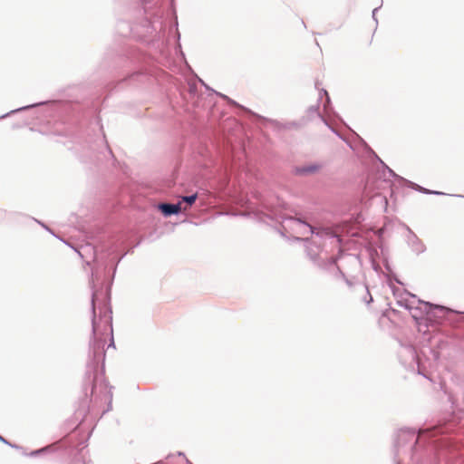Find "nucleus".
I'll return each mask as SVG.
<instances>
[{
    "label": "nucleus",
    "mask_w": 464,
    "mask_h": 464,
    "mask_svg": "<svg viewBox=\"0 0 464 464\" xmlns=\"http://www.w3.org/2000/svg\"><path fill=\"white\" fill-rule=\"evenodd\" d=\"M447 430L448 429L443 426L419 429L418 431L415 429L410 428L401 429L396 435L394 442L395 459L399 458L401 450H402L406 445L409 444V450L412 451L415 450L420 440H431L439 434H444ZM411 454H412V452H411Z\"/></svg>",
    "instance_id": "obj_3"
},
{
    "label": "nucleus",
    "mask_w": 464,
    "mask_h": 464,
    "mask_svg": "<svg viewBox=\"0 0 464 464\" xmlns=\"http://www.w3.org/2000/svg\"><path fill=\"white\" fill-rule=\"evenodd\" d=\"M45 102H36V103H33V104H29V105H25V106H23V107H20V108H17V109H14V110H12L10 111L9 112H6L5 114H3L2 116H0V119H5L12 114H14V113H17L19 111H27L29 109H33V108H35V107H38V106H41L43 104H44Z\"/></svg>",
    "instance_id": "obj_13"
},
{
    "label": "nucleus",
    "mask_w": 464,
    "mask_h": 464,
    "mask_svg": "<svg viewBox=\"0 0 464 464\" xmlns=\"http://www.w3.org/2000/svg\"><path fill=\"white\" fill-rule=\"evenodd\" d=\"M188 464H192V463L188 462Z\"/></svg>",
    "instance_id": "obj_29"
},
{
    "label": "nucleus",
    "mask_w": 464,
    "mask_h": 464,
    "mask_svg": "<svg viewBox=\"0 0 464 464\" xmlns=\"http://www.w3.org/2000/svg\"><path fill=\"white\" fill-rule=\"evenodd\" d=\"M323 95H324L326 97V101L324 104V111L325 113L329 114V106H330V97L328 95V92L324 90V89H322L321 92H320V97H319V100L322 99Z\"/></svg>",
    "instance_id": "obj_16"
},
{
    "label": "nucleus",
    "mask_w": 464,
    "mask_h": 464,
    "mask_svg": "<svg viewBox=\"0 0 464 464\" xmlns=\"http://www.w3.org/2000/svg\"><path fill=\"white\" fill-rule=\"evenodd\" d=\"M158 208L166 218L179 215L182 210L181 201L177 203H160Z\"/></svg>",
    "instance_id": "obj_7"
},
{
    "label": "nucleus",
    "mask_w": 464,
    "mask_h": 464,
    "mask_svg": "<svg viewBox=\"0 0 464 464\" xmlns=\"http://www.w3.org/2000/svg\"><path fill=\"white\" fill-rule=\"evenodd\" d=\"M96 272L92 271V277L93 278ZM92 339L90 341L89 359L86 366V372L84 378L83 389L87 392V385L91 388V397L95 399H102L109 401L111 407L112 392L111 386L104 379L105 370V340L102 336L110 334L111 343L108 347H115L112 335V317L111 309L109 307L105 301L100 302L98 292L94 289V285H92ZM87 395V393H85Z\"/></svg>",
    "instance_id": "obj_1"
},
{
    "label": "nucleus",
    "mask_w": 464,
    "mask_h": 464,
    "mask_svg": "<svg viewBox=\"0 0 464 464\" xmlns=\"http://www.w3.org/2000/svg\"><path fill=\"white\" fill-rule=\"evenodd\" d=\"M398 355L402 364L411 363L417 358L416 350L411 344H401Z\"/></svg>",
    "instance_id": "obj_6"
},
{
    "label": "nucleus",
    "mask_w": 464,
    "mask_h": 464,
    "mask_svg": "<svg viewBox=\"0 0 464 464\" xmlns=\"http://www.w3.org/2000/svg\"><path fill=\"white\" fill-rule=\"evenodd\" d=\"M305 242V251L307 256L318 266V267L334 272L335 275L342 276L348 285H352V282L348 279L344 273L340 269V267L336 264V258L334 256H322V249H321V241L319 238H314L313 241H310L308 238L303 239ZM324 242L325 240H323Z\"/></svg>",
    "instance_id": "obj_4"
},
{
    "label": "nucleus",
    "mask_w": 464,
    "mask_h": 464,
    "mask_svg": "<svg viewBox=\"0 0 464 464\" xmlns=\"http://www.w3.org/2000/svg\"><path fill=\"white\" fill-rule=\"evenodd\" d=\"M409 300H410V296L409 295H406V296H401L398 301H397V304L401 306V307H404L405 309L408 307V304H409Z\"/></svg>",
    "instance_id": "obj_19"
},
{
    "label": "nucleus",
    "mask_w": 464,
    "mask_h": 464,
    "mask_svg": "<svg viewBox=\"0 0 464 464\" xmlns=\"http://www.w3.org/2000/svg\"><path fill=\"white\" fill-rule=\"evenodd\" d=\"M53 447L52 445H49V446L44 447L42 449L32 451L30 453V456L36 457V456L43 454L44 452H51V451H53Z\"/></svg>",
    "instance_id": "obj_18"
},
{
    "label": "nucleus",
    "mask_w": 464,
    "mask_h": 464,
    "mask_svg": "<svg viewBox=\"0 0 464 464\" xmlns=\"http://www.w3.org/2000/svg\"><path fill=\"white\" fill-rule=\"evenodd\" d=\"M39 224H41L46 230L48 231H51L50 228L48 227H46L44 224L39 222Z\"/></svg>",
    "instance_id": "obj_26"
},
{
    "label": "nucleus",
    "mask_w": 464,
    "mask_h": 464,
    "mask_svg": "<svg viewBox=\"0 0 464 464\" xmlns=\"http://www.w3.org/2000/svg\"><path fill=\"white\" fill-rule=\"evenodd\" d=\"M359 286L365 291V295L362 298L363 302H365L367 304H371L372 302V297L370 294L368 286L364 284H359Z\"/></svg>",
    "instance_id": "obj_17"
},
{
    "label": "nucleus",
    "mask_w": 464,
    "mask_h": 464,
    "mask_svg": "<svg viewBox=\"0 0 464 464\" xmlns=\"http://www.w3.org/2000/svg\"><path fill=\"white\" fill-rule=\"evenodd\" d=\"M408 230L409 235L407 237V242L409 246L417 255L423 253L426 250V247L422 241L411 229L408 228Z\"/></svg>",
    "instance_id": "obj_8"
},
{
    "label": "nucleus",
    "mask_w": 464,
    "mask_h": 464,
    "mask_svg": "<svg viewBox=\"0 0 464 464\" xmlns=\"http://www.w3.org/2000/svg\"><path fill=\"white\" fill-rule=\"evenodd\" d=\"M372 153L375 156V158L381 162V164L382 165V167L384 168V169L387 170V172L389 173V175L392 178H394L396 180H398L400 183L401 184H405V182L407 181L406 179L397 175L391 168H389L376 154L374 151L372 150Z\"/></svg>",
    "instance_id": "obj_14"
},
{
    "label": "nucleus",
    "mask_w": 464,
    "mask_h": 464,
    "mask_svg": "<svg viewBox=\"0 0 464 464\" xmlns=\"http://www.w3.org/2000/svg\"><path fill=\"white\" fill-rule=\"evenodd\" d=\"M198 81L199 82L207 89L208 90L209 92H211L212 93H215L216 95L221 97L222 99L226 100L229 104L231 105H234V106H237L247 112H250V111L246 108H245L244 106L238 104L236 101L230 99L228 96L225 95V94H222L218 92H216L215 90L211 89L209 86H208L203 80H201L200 78H198Z\"/></svg>",
    "instance_id": "obj_11"
},
{
    "label": "nucleus",
    "mask_w": 464,
    "mask_h": 464,
    "mask_svg": "<svg viewBox=\"0 0 464 464\" xmlns=\"http://www.w3.org/2000/svg\"><path fill=\"white\" fill-rule=\"evenodd\" d=\"M196 89H197L196 85H190L189 86L190 93H194L196 92Z\"/></svg>",
    "instance_id": "obj_23"
},
{
    "label": "nucleus",
    "mask_w": 464,
    "mask_h": 464,
    "mask_svg": "<svg viewBox=\"0 0 464 464\" xmlns=\"http://www.w3.org/2000/svg\"><path fill=\"white\" fill-rule=\"evenodd\" d=\"M0 441L5 443V444H7L8 446L12 447V448H16L15 445H13L11 442H9L8 440H6L3 436L0 435Z\"/></svg>",
    "instance_id": "obj_21"
},
{
    "label": "nucleus",
    "mask_w": 464,
    "mask_h": 464,
    "mask_svg": "<svg viewBox=\"0 0 464 464\" xmlns=\"http://www.w3.org/2000/svg\"><path fill=\"white\" fill-rule=\"evenodd\" d=\"M396 461H397V464H400V459H397Z\"/></svg>",
    "instance_id": "obj_28"
},
{
    "label": "nucleus",
    "mask_w": 464,
    "mask_h": 464,
    "mask_svg": "<svg viewBox=\"0 0 464 464\" xmlns=\"http://www.w3.org/2000/svg\"><path fill=\"white\" fill-rule=\"evenodd\" d=\"M282 228L297 241L304 239L302 236L312 234L320 240H330L331 245L334 246H339L342 242L341 237L331 228H316L297 217H284Z\"/></svg>",
    "instance_id": "obj_2"
},
{
    "label": "nucleus",
    "mask_w": 464,
    "mask_h": 464,
    "mask_svg": "<svg viewBox=\"0 0 464 464\" xmlns=\"http://www.w3.org/2000/svg\"><path fill=\"white\" fill-rule=\"evenodd\" d=\"M321 168V164L312 163L309 165L295 167L294 173L298 176H307L317 172Z\"/></svg>",
    "instance_id": "obj_9"
},
{
    "label": "nucleus",
    "mask_w": 464,
    "mask_h": 464,
    "mask_svg": "<svg viewBox=\"0 0 464 464\" xmlns=\"http://www.w3.org/2000/svg\"><path fill=\"white\" fill-rule=\"evenodd\" d=\"M380 7H376L372 10V18L373 20L377 23V19H376V13L378 12Z\"/></svg>",
    "instance_id": "obj_22"
},
{
    "label": "nucleus",
    "mask_w": 464,
    "mask_h": 464,
    "mask_svg": "<svg viewBox=\"0 0 464 464\" xmlns=\"http://www.w3.org/2000/svg\"><path fill=\"white\" fill-rule=\"evenodd\" d=\"M309 110L312 112H317L318 111V106H312Z\"/></svg>",
    "instance_id": "obj_24"
},
{
    "label": "nucleus",
    "mask_w": 464,
    "mask_h": 464,
    "mask_svg": "<svg viewBox=\"0 0 464 464\" xmlns=\"http://www.w3.org/2000/svg\"><path fill=\"white\" fill-rule=\"evenodd\" d=\"M405 295L410 296L409 304L408 307L406 308L409 312L415 308L417 305H422L424 306V309H430V307H432L431 303L424 302L420 299H418L417 296L413 294L406 292Z\"/></svg>",
    "instance_id": "obj_10"
},
{
    "label": "nucleus",
    "mask_w": 464,
    "mask_h": 464,
    "mask_svg": "<svg viewBox=\"0 0 464 464\" xmlns=\"http://www.w3.org/2000/svg\"><path fill=\"white\" fill-rule=\"evenodd\" d=\"M406 185H408L409 187L412 188L413 189L419 191V192H421V193H424V194H432V195H443L444 193L442 192H440V191H436V190H430V189H428V188H425L416 183H413L410 180L407 179V181L405 182Z\"/></svg>",
    "instance_id": "obj_12"
},
{
    "label": "nucleus",
    "mask_w": 464,
    "mask_h": 464,
    "mask_svg": "<svg viewBox=\"0 0 464 464\" xmlns=\"http://www.w3.org/2000/svg\"><path fill=\"white\" fill-rule=\"evenodd\" d=\"M331 130L334 133H335L337 136H339L341 138V135L339 134V132L337 130H335L334 128H331Z\"/></svg>",
    "instance_id": "obj_25"
},
{
    "label": "nucleus",
    "mask_w": 464,
    "mask_h": 464,
    "mask_svg": "<svg viewBox=\"0 0 464 464\" xmlns=\"http://www.w3.org/2000/svg\"><path fill=\"white\" fill-rule=\"evenodd\" d=\"M107 150H108V151H109V153H110V154H111V153H112V152H111V149H110L109 147H107Z\"/></svg>",
    "instance_id": "obj_27"
},
{
    "label": "nucleus",
    "mask_w": 464,
    "mask_h": 464,
    "mask_svg": "<svg viewBox=\"0 0 464 464\" xmlns=\"http://www.w3.org/2000/svg\"><path fill=\"white\" fill-rule=\"evenodd\" d=\"M198 198V194L194 193L188 196H182L181 197V203L185 202L188 206H192Z\"/></svg>",
    "instance_id": "obj_15"
},
{
    "label": "nucleus",
    "mask_w": 464,
    "mask_h": 464,
    "mask_svg": "<svg viewBox=\"0 0 464 464\" xmlns=\"http://www.w3.org/2000/svg\"><path fill=\"white\" fill-rule=\"evenodd\" d=\"M430 443L433 444L434 446H438V447H441V448H444V447L446 448L449 446V442L444 439H442L441 440H431Z\"/></svg>",
    "instance_id": "obj_20"
},
{
    "label": "nucleus",
    "mask_w": 464,
    "mask_h": 464,
    "mask_svg": "<svg viewBox=\"0 0 464 464\" xmlns=\"http://www.w3.org/2000/svg\"><path fill=\"white\" fill-rule=\"evenodd\" d=\"M452 312L451 309L446 306L432 304L430 309H424V306L417 305L410 311V314L418 324H421L424 322L432 321L433 319H442L446 314Z\"/></svg>",
    "instance_id": "obj_5"
}]
</instances>
